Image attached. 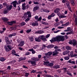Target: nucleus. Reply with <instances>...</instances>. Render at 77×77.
Returning a JSON list of instances; mask_svg holds the SVG:
<instances>
[{"instance_id": "nucleus-3", "label": "nucleus", "mask_w": 77, "mask_h": 77, "mask_svg": "<svg viewBox=\"0 0 77 77\" xmlns=\"http://www.w3.org/2000/svg\"><path fill=\"white\" fill-rule=\"evenodd\" d=\"M4 48L5 49V51H7V52H8V51H9L10 50H12V47L10 45H8L7 46L5 45Z\"/></svg>"}, {"instance_id": "nucleus-64", "label": "nucleus", "mask_w": 77, "mask_h": 77, "mask_svg": "<svg viewBox=\"0 0 77 77\" xmlns=\"http://www.w3.org/2000/svg\"><path fill=\"white\" fill-rule=\"evenodd\" d=\"M33 50V49L32 48L31 49H29L28 50V51H32V52Z\"/></svg>"}, {"instance_id": "nucleus-16", "label": "nucleus", "mask_w": 77, "mask_h": 77, "mask_svg": "<svg viewBox=\"0 0 77 77\" xmlns=\"http://www.w3.org/2000/svg\"><path fill=\"white\" fill-rule=\"evenodd\" d=\"M73 16H74V18H75V24L76 25H77V17H76V16H75V14H73Z\"/></svg>"}, {"instance_id": "nucleus-24", "label": "nucleus", "mask_w": 77, "mask_h": 77, "mask_svg": "<svg viewBox=\"0 0 77 77\" xmlns=\"http://www.w3.org/2000/svg\"><path fill=\"white\" fill-rule=\"evenodd\" d=\"M43 33V31L42 30L37 31L35 32V33H38V34H41Z\"/></svg>"}, {"instance_id": "nucleus-41", "label": "nucleus", "mask_w": 77, "mask_h": 77, "mask_svg": "<svg viewBox=\"0 0 77 77\" xmlns=\"http://www.w3.org/2000/svg\"><path fill=\"white\" fill-rule=\"evenodd\" d=\"M55 51H57H57H61V50L60 49H55Z\"/></svg>"}, {"instance_id": "nucleus-34", "label": "nucleus", "mask_w": 77, "mask_h": 77, "mask_svg": "<svg viewBox=\"0 0 77 77\" xmlns=\"http://www.w3.org/2000/svg\"><path fill=\"white\" fill-rule=\"evenodd\" d=\"M41 23H42V24H44V25H48V23H46L45 22L42 21Z\"/></svg>"}, {"instance_id": "nucleus-49", "label": "nucleus", "mask_w": 77, "mask_h": 77, "mask_svg": "<svg viewBox=\"0 0 77 77\" xmlns=\"http://www.w3.org/2000/svg\"><path fill=\"white\" fill-rule=\"evenodd\" d=\"M63 70H64V72H66V68H63Z\"/></svg>"}, {"instance_id": "nucleus-5", "label": "nucleus", "mask_w": 77, "mask_h": 77, "mask_svg": "<svg viewBox=\"0 0 77 77\" xmlns=\"http://www.w3.org/2000/svg\"><path fill=\"white\" fill-rule=\"evenodd\" d=\"M45 54V55L43 57L45 59H47V58H49L48 56H51L52 54V53L51 52H48L47 53Z\"/></svg>"}, {"instance_id": "nucleus-20", "label": "nucleus", "mask_w": 77, "mask_h": 77, "mask_svg": "<svg viewBox=\"0 0 77 77\" xmlns=\"http://www.w3.org/2000/svg\"><path fill=\"white\" fill-rule=\"evenodd\" d=\"M70 3H71L72 5V6H74L75 4L74 3V0H70Z\"/></svg>"}, {"instance_id": "nucleus-17", "label": "nucleus", "mask_w": 77, "mask_h": 77, "mask_svg": "<svg viewBox=\"0 0 77 77\" xmlns=\"http://www.w3.org/2000/svg\"><path fill=\"white\" fill-rule=\"evenodd\" d=\"M31 59L32 60H35V61H38L39 60V59H38V58H35L34 57L32 58Z\"/></svg>"}, {"instance_id": "nucleus-30", "label": "nucleus", "mask_w": 77, "mask_h": 77, "mask_svg": "<svg viewBox=\"0 0 77 77\" xmlns=\"http://www.w3.org/2000/svg\"><path fill=\"white\" fill-rule=\"evenodd\" d=\"M58 54V52H57V51H54L53 52V54H52L53 56H56Z\"/></svg>"}, {"instance_id": "nucleus-19", "label": "nucleus", "mask_w": 77, "mask_h": 77, "mask_svg": "<svg viewBox=\"0 0 77 77\" xmlns=\"http://www.w3.org/2000/svg\"><path fill=\"white\" fill-rule=\"evenodd\" d=\"M2 20L4 21V22L5 23L8 20V19L5 17H2Z\"/></svg>"}, {"instance_id": "nucleus-28", "label": "nucleus", "mask_w": 77, "mask_h": 77, "mask_svg": "<svg viewBox=\"0 0 77 77\" xmlns=\"http://www.w3.org/2000/svg\"><path fill=\"white\" fill-rule=\"evenodd\" d=\"M60 11V9L59 8H57L54 11V12L55 13H57L58 12Z\"/></svg>"}, {"instance_id": "nucleus-51", "label": "nucleus", "mask_w": 77, "mask_h": 77, "mask_svg": "<svg viewBox=\"0 0 77 77\" xmlns=\"http://www.w3.org/2000/svg\"><path fill=\"white\" fill-rule=\"evenodd\" d=\"M67 74L69 75H71V76L72 75H71V73L69 72H67Z\"/></svg>"}, {"instance_id": "nucleus-23", "label": "nucleus", "mask_w": 77, "mask_h": 77, "mask_svg": "<svg viewBox=\"0 0 77 77\" xmlns=\"http://www.w3.org/2000/svg\"><path fill=\"white\" fill-rule=\"evenodd\" d=\"M25 24L26 23L25 22H22L20 24L19 26V27H20V26H24Z\"/></svg>"}, {"instance_id": "nucleus-36", "label": "nucleus", "mask_w": 77, "mask_h": 77, "mask_svg": "<svg viewBox=\"0 0 77 77\" xmlns=\"http://www.w3.org/2000/svg\"><path fill=\"white\" fill-rule=\"evenodd\" d=\"M66 50H71V48L69 46H66Z\"/></svg>"}, {"instance_id": "nucleus-6", "label": "nucleus", "mask_w": 77, "mask_h": 77, "mask_svg": "<svg viewBox=\"0 0 77 77\" xmlns=\"http://www.w3.org/2000/svg\"><path fill=\"white\" fill-rule=\"evenodd\" d=\"M38 37L40 40L41 39H42L43 41H47V40L45 38V37L44 35H40Z\"/></svg>"}, {"instance_id": "nucleus-53", "label": "nucleus", "mask_w": 77, "mask_h": 77, "mask_svg": "<svg viewBox=\"0 0 77 77\" xmlns=\"http://www.w3.org/2000/svg\"><path fill=\"white\" fill-rule=\"evenodd\" d=\"M12 35V36H15L16 35H17V34L16 33H14L11 34Z\"/></svg>"}, {"instance_id": "nucleus-43", "label": "nucleus", "mask_w": 77, "mask_h": 77, "mask_svg": "<svg viewBox=\"0 0 77 77\" xmlns=\"http://www.w3.org/2000/svg\"><path fill=\"white\" fill-rule=\"evenodd\" d=\"M29 54H30V53L29 52H26L25 54L26 56H28V55H29Z\"/></svg>"}, {"instance_id": "nucleus-60", "label": "nucleus", "mask_w": 77, "mask_h": 77, "mask_svg": "<svg viewBox=\"0 0 77 77\" xmlns=\"http://www.w3.org/2000/svg\"><path fill=\"white\" fill-rule=\"evenodd\" d=\"M71 63H72V64H74V65H75V62L74 61H71Z\"/></svg>"}, {"instance_id": "nucleus-45", "label": "nucleus", "mask_w": 77, "mask_h": 77, "mask_svg": "<svg viewBox=\"0 0 77 77\" xmlns=\"http://www.w3.org/2000/svg\"><path fill=\"white\" fill-rule=\"evenodd\" d=\"M19 60H25V59L22 57H20V58H19Z\"/></svg>"}, {"instance_id": "nucleus-48", "label": "nucleus", "mask_w": 77, "mask_h": 77, "mask_svg": "<svg viewBox=\"0 0 77 77\" xmlns=\"http://www.w3.org/2000/svg\"><path fill=\"white\" fill-rule=\"evenodd\" d=\"M51 15L52 17H54V16H55V14L52 13L51 14Z\"/></svg>"}, {"instance_id": "nucleus-14", "label": "nucleus", "mask_w": 77, "mask_h": 77, "mask_svg": "<svg viewBox=\"0 0 77 77\" xmlns=\"http://www.w3.org/2000/svg\"><path fill=\"white\" fill-rule=\"evenodd\" d=\"M12 8V5H10V6H7V9L8 11H11Z\"/></svg>"}, {"instance_id": "nucleus-50", "label": "nucleus", "mask_w": 77, "mask_h": 77, "mask_svg": "<svg viewBox=\"0 0 77 77\" xmlns=\"http://www.w3.org/2000/svg\"><path fill=\"white\" fill-rule=\"evenodd\" d=\"M66 16H63V15L61 16V18H66Z\"/></svg>"}, {"instance_id": "nucleus-22", "label": "nucleus", "mask_w": 77, "mask_h": 77, "mask_svg": "<svg viewBox=\"0 0 77 77\" xmlns=\"http://www.w3.org/2000/svg\"><path fill=\"white\" fill-rule=\"evenodd\" d=\"M35 41H37V42H41V40L39 37H38V38H35Z\"/></svg>"}, {"instance_id": "nucleus-42", "label": "nucleus", "mask_w": 77, "mask_h": 77, "mask_svg": "<svg viewBox=\"0 0 77 77\" xmlns=\"http://www.w3.org/2000/svg\"><path fill=\"white\" fill-rule=\"evenodd\" d=\"M37 47H38V45H36L33 48H34V49H36Z\"/></svg>"}, {"instance_id": "nucleus-40", "label": "nucleus", "mask_w": 77, "mask_h": 77, "mask_svg": "<svg viewBox=\"0 0 77 77\" xmlns=\"http://www.w3.org/2000/svg\"><path fill=\"white\" fill-rule=\"evenodd\" d=\"M60 32V30H58L56 31H54V33H58V32Z\"/></svg>"}, {"instance_id": "nucleus-10", "label": "nucleus", "mask_w": 77, "mask_h": 77, "mask_svg": "<svg viewBox=\"0 0 77 77\" xmlns=\"http://www.w3.org/2000/svg\"><path fill=\"white\" fill-rule=\"evenodd\" d=\"M28 62V63H31L32 65H36V62L35 61L29 60Z\"/></svg>"}, {"instance_id": "nucleus-47", "label": "nucleus", "mask_w": 77, "mask_h": 77, "mask_svg": "<svg viewBox=\"0 0 77 77\" xmlns=\"http://www.w3.org/2000/svg\"><path fill=\"white\" fill-rule=\"evenodd\" d=\"M54 64L53 63H49L48 66H52Z\"/></svg>"}, {"instance_id": "nucleus-8", "label": "nucleus", "mask_w": 77, "mask_h": 77, "mask_svg": "<svg viewBox=\"0 0 77 77\" xmlns=\"http://www.w3.org/2000/svg\"><path fill=\"white\" fill-rule=\"evenodd\" d=\"M11 4H12V5H13L14 7V8H16L17 7V5H19V3L17 2L16 1L13 2Z\"/></svg>"}, {"instance_id": "nucleus-9", "label": "nucleus", "mask_w": 77, "mask_h": 77, "mask_svg": "<svg viewBox=\"0 0 77 77\" xmlns=\"http://www.w3.org/2000/svg\"><path fill=\"white\" fill-rule=\"evenodd\" d=\"M16 23V21L15 20L12 21L11 22H7V24H8V25H10V26H11L12 25H13V24H14V23Z\"/></svg>"}, {"instance_id": "nucleus-27", "label": "nucleus", "mask_w": 77, "mask_h": 77, "mask_svg": "<svg viewBox=\"0 0 77 77\" xmlns=\"http://www.w3.org/2000/svg\"><path fill=\"white\" fill-rule=\"evenodd\" d=\"M69 56H66V57H64V59L66 60H69Z\"/></svg>"}, {"instance_id": "nucleus-1", "label": "nucleus", "mask_w": 77, "mask_h": 77, "mask_svg": "<svg viewBox=\"0 0 77 77\" xmlns=\"http://www.w3.org/2000/svg\"><path fill=\"white\" fill-rule=\"evenodd\" d=\"M64 37L62 35H58L56 37L53 38L51 40H50L51 42H60V41H62L64 40Z\"/></svg>"}, {"instance_id": "nucleus-25", "label": "nucleus", "mask_w": 77, "mask_h": 77, "mask_svg": "<svg viewBox=\"0 0 77 77\" xmlns=\"http://www.w3.org/2000/svg\"><path fill=\"white\" fill-rule=\"evenodd\" d=\"M44 64L45 65L48 66L49 65V63H50V62L48 61H46V62H44Z\"/></svg>"}, {"instance_id": "nucleus-18", "label": "nucleus", "mask_w": 77, "mask_h": 77, "mask_svg": "<svg viewBox=\"0 0 77 77\" xmlns=\"http://www.w3.org/2000/svg\"><path fill=\"white\" fill-rule=\"evenodd\" d=\"M69 51H66L63 53V55H66L69 53Z\"/></svg>"}, {"instance_id": "nucleus-52", "label": "nucleus", "mask_w": 77, "mask_h": 77, "mask_svg": "<svg viewBox=\"0 0 77 77\" xmlns=\"http://www.w3.org/2000/svg\"><path fill=\"white\" fill-rule=\"evenodd\" d=\"M42 19V17H40L38 18V19L37 20L38 21H41Z\"/></svg>"}, {"instance_id": "nucleus-57", "label": "nucleus", "mask_w": 77, "mask_h": 77, "mask_svg": "<svg viewBox=\"0 0 77 77\" xmlns=\"http://www.w3.org/2000/svg\"><path fill=\"white\" fill-rule=\"evenodd\" d=\"M36 53V51H34L33 49V50L32 51V54H35V53Z\"/></svg>"}, {"instance_id": "nucleus-35", "label": "nucleus", "mask_w": 77, "mask_h": 77, "mask_svg": "<svg viewBox=\"0 0 77 77\" xmlns=\"http://www.w3.org/2000/svg\"><path fill=\"white\" fill-rule=\"evenodd\" d=\"M60 24V23H59V22H58L55 24H54V26L55 27H57V26H59Z\"/></svg>"}, {"instance_id": "nucleus-31", "label": "nucleus", "mask_w": 77, "mask_h": 77, "mask_svg": "<svg viewBox=\"0 0 77 77\" xmlns=\"http://www.w3.org/2000/svg\"><path fill=\"white\" fill-rule=\"evenodd\" d=\"M16 53L15 52V51L14 50H13L12 51V54L13 55H15V54Z\"/></svg>"}, {"instance_id": "nucleus-62", "label": "nucleus", "mask_w": 77, "mask_h": 77, "mask_svg": "<svg viewBox=\"0 0 77 77\" xmlns=\"http://www.w3.org/2000/svg\"><path fill=\"white\" fill-rule=\"evenodd\" d=\"M71 60H70L67 61V62L68 63H71Z\"/></svg>"}, {"instance_id": "nucleus-21", "label": "nucleus", "mask_w": 77, "mask_h": 77, "mask_svg": "<svg viewBox=\"0 0 77 77\" xmlns=\"http://www.w3.org/2000/svg\"><path fill=\"white\" fill-rule=\"evenodd\" d=\"M53 47H54V45H50L47 47L48 48H51Z\"/></svg>"}, {"instance_id": "nucleus-2", "label": "nucleus", "mask_w": 77, "mask_h": 77, "mask_svg": "<svg viewBox=\"0 0 77 77\" xmlns=\"http://www.w3.org/2000/svg\"><path fill=\"white\" fill-rule=\"evenodd\" d=\"M68 56L69 57H75L77 58V54H74V52L73 51H71L70 52V54H68Z\"/></svg>"}, {"instance_id": "nucleus-61", "label": "nucleus", "mask_w": 77, "mask_h": 77, "mask_svg": "<svg viewBox=\"0 0 77 77\" xmlns=\"http://www.w3.org/2000/svg\"><path fill=\"white\" fill-rule=\"evenodd\" d=\"M3 8V5H2V4H0V9H2Z\"/></svg>"}, {"instance_id": "nucleus-58", "label": "nucleus", "mask_w": 77, "mask_h": 77, "mask_svg": "<svg viewBox=\"0 0 77 77\" xmlns=\"http://www.w3.org/2000/svg\"><path fill=\"white\" fill-rule=\"evenodd\" d=\"M28 75H29V73H26L25 74V76L26 77H28Z\"/></svg>"}, {"instance_id": "nucleus-13", "label": "nucleus", "mask_w": 77, "mask_h": 77, "mask_svg": "<svg viewBox=\"0 0 77 77\" xmlns=\"http://www.w3.org/2000/svg\"><path fill=\"white\" fill-rule=\"evenodd\" d=\"M25 5H26V3H24L23 4H22V9L23 10H25V9H26V8H27V5L25 6Z\"/></svg>"}, {"instance_id": "nucleus-54", "label": "nucleus", "mask_w": 77, "mask_h": 77, "mask_svg": "<svg viewBox=\"0 0 77 77\" xmlns=\"http://www.w3.org/2000/svg\"><path fill=\"white\" fill-rule=\"evenodd\" d=\"M35 5H39V3L38 2H34Z\"/></svg>"}, {"instance_id": "nucleus-29", "label": "nucleus", "mask_w": 77, "mask_h": 77, "mask_svg": "<svg viewBox=\"0 0 77 77\" xmlns=\"http://www.w3.org/2000/svg\"><path fill=\"white\" fill-rule=\"evenodd\" d=\"M39 8L38 7H35L33 8V11H34V12H35V11L37 10V9H39Z\"/></svg>"}, {"instance_id": "nucleus-4", "label": "nucleus", "mask_w": 77, "mask_h": 77, "mask_svg": "<svg viewBox=\"0 0 77 77\" xmlns=\"http://www.w3.org/2000/svg\"><path fill=\"white\" fill-rule=\"evenodd\" d=\"M70 32H69L67 33V35H68V34H72L73 35L74 34V32H73V30L71 29V27H68L67 28V30H66V32H67V31H70Z\"/></svg>"}, {"instance_id": "nucleus-12", "label": "nucleus", "mask_w": 77, "mask_h": 77, "mask_svg": "<svg viewBox=\"0 0 77 77\" xmlns=\"http://www.w3.org/2000/svg\"><path fill=\"white\" fill-rule=\"evenodd\" d=\"M24 44V41H22L18 44V46H19V47H22Z\"/></svg>"}, {"instance_id": "nucleus-7", "label": "nucleus", "mask_w": 77, "mask_h": 77, "mask_svg": "<svg viewBox=\"0 0 77 77\" xmlns=\"http://www.w3.org/2000/svg\"><path fill=\"white\" fill-rule=\"evenodd\" d=\"M28 15V17H31L32 14L31 13L30 11H27V13H26L24 14V15L26 17H27V15Z\"/></svg>"}, {"instance_id": "nucleus-39", "label": "nucleus", "mask_w": 77, "mask_h": 77, "mask_svg": "<svg viewBox=\"0 0 77 77\" xmlns=\"http://www.w3.org/2000/svg\"><path fill=\"white\" fill-rule=\"evenodd\" d=\"M31 29H28L26 32L27 33H29L31 32Z\"/></svg>"}, {"instance_id": "nucleus-44", "label": "nucleus", "mask_w": 77, "mask_h": 77, "mask_svg": "<svg viewBox=\"0 0 77 77\" xmlns=\"http://www.w3.org/2000/svg\"><path fill=\"white\" fill-rule=\"evenodd\" d=\"M51 17H52L51 16V15L48 16V18L49 20H50V19H51Z\"/></svg>"}, {"instance_id": "nucleus-56", "label": "nucleus", "mask_w": 77, "mask_h": 77, "mask_svg": "<svg viewBox=\"0 0 77 77\" xmlns=\"http://www.w3.org/2000/svg\"><path fill=\"white\" fill-rule=\"evenodd\" d=\"M23 2V0H19V4H20L21 3Z\"/></svg>"}, {"instance_id": "nucleus-33", "label": "nucleus", "mask_w": 77, "mask_h": 77, "mask_svg": "<svg viewBox=\"0 0 77 77\" xmlns=\"http://www.w3.org/2000/svg\"><path fill=\"white\" fill-rule=\"evenodd\" d=\"M66 4L67 5V7H68V6H70V5H69V2L68 1H66Z\"/></svg>"}, {"instance_id": "nucleus-11", "label": "nucleus", "mask_w": 77, "mask_h": 77, "mask_svg": "<svg viewBox=\"0 0 77 77\" xmlns=\"http://www.w3.org/2000/svg\"><path fill=\"white\" fill-rule=\"evenodd\" d=\"M5 41L7 44H11V42H10V41L9 40V39H8V37H5Z\"/></svg>"}, {"instance_id": "nucleus-55", "label": "nucleus", "mask_w": 77, "mask_h": 77, "mask_svg": "<svg viewBox=\"0 0 77 77\" xmlns=\"http://www.w3.org/2000/svg\"><path fill=\"white\" fill-rule=\"evenodd\" d=\"M29 18H27L25 20V22L27 23V22L29 20Z\"/></svg>"}, {"instance_id": "nucleus-63", "label": "nucleus", "mask_w": 77, "mask_h": 77, "mask_svg": "<svg viewBox=\"0 0 77 77\" xmlns=\"http://www.w3.org/2000/svg\"><path fill=\"white\" fill-rule=\"evenodd\" d=\"M12 62V63L13 64H14V63H15V62H16V61H15V60H14L12 61H11Z\"/></svg>"}, {"instance_id": "nucleus-15", "label": "nucleus", "mask_w": 77, "mask_h": 77, "mask_svg": "<svg viewBox=\"0 0 77 77\" xmlns=\"http://www.w3.org/2000/svg\"><path fill=\"white\" fill-rule=\"evenodd\" d=\"M32 25L33 26H38V23L37 22L32 23Z\"/></svg>"}, {"instance_id": "nucleus-37", "label": "nucleus", "mask_w": 77, "mask_h": 77, "mask_svg": "<svg viewBox=\"0 0 77 77\" xmlns=\"http://www.w3.org/2000/svg\"><path fill=\"white\" fill-rule=\"evenodd\" d=\"M29 39L30 41L32 42L33 41V40H34V39H33V38L32 37H30L29 38Z\"/></svg>"}, {"instance_id": "nucleus-38", "label": "nucleus", "mask_w": 77, "mask_h": 77, "mask_svg": "<svg viewBox=\"0 0 77 77\" xmlns=\"http://www.w3.org/2000/svg\"><path fill=\"white\" fill-rule=\"evenodd\" d=\"M54 68L57 69V68H60V67L59 66L56 65L55 66H54Z\"/></svg>"}, {"instance_id": "nucleus-59", "label": "nucleus", "mask_w": 77, "mask_h": 77, "mask_svg": "<svg viewBox=\"0 0 77 77\" xmlns=\"http://www.w3.org/2000/svg\"><path fill=\"white\" fill-rule=\"evenodd\" d=\"M13 64H12V61L9 62L8 63V65H13Z\"/></svg>"}, {"instance_id": "nucleus-26", "label": "nucleus", "mask_w": 77, "mask_h": 77, "mask_svg": "<svg viewBox=\"0 0 77 77\" xmlns=\"http://www.w3.org/2000/svg\"><path fill=\"white\" fill-rule=\"evenodd\" d=\"M5 60H6V58H5V57L0 58V60L2 62H3L4 61H5Z\"/></svg>"}, {"instance_id": "nucleus-46", "label": "nucleus", "mask_w": 77, "mask_h": 77, "mask_svg": "<svg viewBox=\"0 0 77 77\" xmlns=\"http://www.w3.org/2000/svg\"><path fill=\"white\" fill-rule=\"evenodd\" d=\"M67 7L69 8V11H70V12H72V11L71 10V7L70 6H69Z\"/></svg>"}, {"instance_id": "nucleus-32", "label": "nucleus", "mask_w": 77, "mask_h": 77, "mask_svg": "<svg viewBox=\"0 0 77 77\" xmlns=\"http://www.w3.org/2000/svg\"><path fill=\"white\" fill-rule=\"evenodd\" d=\"M42 10H43V11L45 12H47L48 13V12H50V10L46 9L43 10V9H42Z\"/></svg>"}]
</instances>
